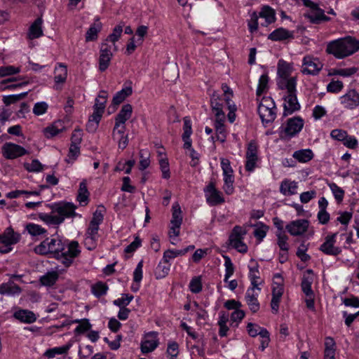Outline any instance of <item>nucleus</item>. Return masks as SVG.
<instances>
[{
	"instance_id": "nucleus-1",
	"label": "nucleus",
	"mask_w": 359,
	"mask_h": 359,
	"mask_svg": "<svg viewBox=\"0 0 359 359\" xmlns=\"http://www.w3.org/2000/svg\"><path fill=\"white\" fill-rule=\"evenodd\" d=\"M34 250L39 255L53 254L65 267H69L81 252L77 241H63L57 236L47 238Z\"/></svg>"
},
{
	"instance_id": "nucleus-2",
	"label": "nucleus",
	"mask_w": 359,
	"mask_h": 359,
	"mask_svg": "<svg viewBox=\"0 0 359 359\" xmlns=\"http://www.w3.org/2000/svg\"><path fill=\"white\" fill-rule=\"evenodd\" d=\"M76 206L71 203L55 204L50 214L39 213V218L48 224L59 225L66 217H74L76 215Z\"/></svg>"
},
{
	"instance_id": "nucleus-3",
	"label": "nucleus",
	"mask_w": 359,
	"mask_h": 359,
	"mask_svg": "<svg viewBox=\"0 0 359 359\" xmlns=\"http://www.w3.org/2000/svg\"><path fill=\"white\" fill-rule=\"evenodd\" d=\"M358 49L359 41L348 36L329 43L326 51L338 59H342L353 54Z\"/></svg>"
},
{
	"instance_id": "nucleus-4",
	"label": "nucleus",
	"mask_w": 359,
	"mask_h": 359,
	"mask_svg": "<svg viewBox=\"0 0 359 359\" xmlns=\"http://www.w3.org/2000/svg\"><path fill=\"white\" fill-rule=\"evenodd\" d=\"M296 86L297 84H294V82L287 83L286 86H284L283 90H286L283 97L285 100L283 116H285L300 109L297 97Z\"/></svg>"
},
{
	"instance_id": "nucleus-5",
	"label": "nucleus",
	"mask_w": 359,
	"mask_h": 359,
	"mask_svg": "<svg viewBox=\"0 0 359 359\" xmlns=\"http://www.w3.org/2000/svg\"><path fill=\"white\" fill-rule=\"evenodd\" d=\"M246 233L247 231L244 228L241 226H235L229 236V244L239 252H247L248 247L243 243Z\"/></svg>"
},
{
	"instance_id": "nucleus-6",
	"label": "nucleus",
	"mask_w": 359,
	"mask_h": 359,
	"mask_svg": "<svg viewBox=\"0 0 359 359\" xmlns=\"http://www.w3.org/2000/svg\"><path fill=\"white\" fill-rule=\"evenodd\" d=\"M292 65L283 60H280L278 62L277 73L278 75V86L279 88L283 90L284 86L288 83L294 82L297 84V79L294 76H290L292 72Z\"/></svg>"
},
{
	"instance_id": "nucleus-7",
	"label": "nucleus",
	"mask_w": 359,
	"mask_h": 359,
	"mask_svg": "<svg viewBox=\"0 0 359 359\" xmlns=\"http://www.w3.org/2000/svg\"><path fill=\"white\" fill-rule=\"evenodd\" d=\"M303 126L304 121L302 118L297 116L289 118L286 126L280 128V136L281 138L291 137L297 134Z\"/></svg>"
},
{
	"instance_id": "nucleus-8",
	"label": "nucleus",
	"mask_w": 359,
	"mask_h": 359,
	"mask_svg": "<svg viewBox=\"0 0 359 359\" xmlns=\"http://www.w3.org/2000/svg\"><path fill=\"white\" fill-rule=\"evenodd\" d=\"M113 45L109 44L106 41H103L100 45V58H99V69L101 72L105 71L110 63L113 56Z\"/></svg>"
},
{
	"instance_id": "nucleus-9",
	"label": "nucleus",
	"mask_w": 359,
	"mask_h": 359,
	"mask_svg": "<svg viewBox=\"0 0 359 359\" xmlns=\"http://www.w3.org/2000/svg\"><path fill=\"white\" fill-rule=\"evenodd\" d=\"M323 68V64L318 58L310 55L303 59L302 72L303 74L316 75Z\"/></svg>"
},
{
	"instance_id": "nucleus-10",
	"label": "nucleus",
	"mask_w": 359,
	"mask_h": 359,
	"mask_svg": "<svg viewBox=\"0 0 359 359\" xmlns=\"http://www.w3.org/2000/svg\"><path fill=\"white\" fill-rule=\"evenodd\" d=\"M337 233L326 236L325 242L320 245V250L327 255L337 256L341 252L339 247L334 246Z\"/></svg>"
},
{
	"instance_id": "nucleus-11",
	"label": "nucleus",
	"mask_w": 359,
	"mask_h": 359,
	"mask_svg": "<svg viewBox=\"0 0 359 359\" xmlns=\"http://www.w3.org/2000/svg\"><path fill=\"white\" fill-rule=\"evenodd\" d=\"M2 150L4 157L8 159L16 158L27 153L26 149L22 147L13 143H6Z\"/></svg>"
},
{
	"instance_id": "nucleus-12",
	"label": "nucleus",
	"mask_w": 359,
	"mask_h": 359,
	"mask_svg": "<svg viewBox=\"0 0 359 359\" xmlns=\"http://www.w3.org/2000/svg\"><path fill=\"white\" fill-rule=\"evenodd\" d=\"M205 194L207 202L211 205H216L224 202V198L222 196L220 191L217 190L215 184L210 183L205 189Z\"/></svg>"
},
{
	"instance_id": "nucleus-13",
	"label": "nucleus",
	"mask_w": 359,
	"mask_h": 359,
	"mask_svg": "<svg viewBox=\"0 0 359 359\" xmlns=\"http://www.w3.org/2000/svg\"><path fill=\"white\" fill-rule=\"evenodd\" d=\"M260 290L259 287H251L246 291L245 298L252 313H256L259 309V303L257 300L259 293L257 291H260Z\"/></svg>"
},
{
	"instance_id": "nucleus-14",
	"label": "nucleus",
	"mask_w": 359,
	"mask_h": 359,
	"mask_svg": "<svg viewBox=\"0 0 359 359\" xmlns=\"http://www.w3.org/2000/svg\"><path fill=\"white\" fill-rule=\"evenodd\" d=\"M309 222L306 219H297L286 226V229L292 236L302 235L307 231Z\"/></svg>"
},
{
	"instance_id": "nucleus-15",
	"label": "nucleus",
	"mask_w": 359,
	"mask_h": 359,
	"mask_svg": "<svg viewBox=\"0 0 359 359\" xmlns=\"http://www.w3.org/2000/svg\"><path fill=\"white\" fill-rule=\"evenodd\" d=\"M341 103L347 109H354L359 105V93L355 90H350L341 97Z\"/></svg>"
},
{
	"instance_id": "nucleus-16",
	"label": "nucleus",
	"mask_w": 359,
	"mask_h": 359,
	"mask_svg": "<svg viewBox=\"0 0 359 359\" xmlns=\"http://www.w3.org/2000/svg\"><path fill=\"white\" fill-rule=\"evenodd\" d=\"M132 111L133 108L130 104H127L122 107L121 111L115 118L114 131H116L118 128H121V126H125L124 124L126 121L130 118Z\"/></svg>"
},
{
	"instance_id": "nucleus-17",
	"label": "nucleus",
	"mask_w": 359,
	"mask_h": 359,
	"mask_svg": "<svg viewBox=\"0 0 359 359\" xmlns=\"http://www.w3.org/2000/svg\"><path fill=\"white\" fill-rule=\"evenodd\" d=\"M158 346L156 333L151 332L145 336V339L141 344V351L143 353L153 351Z\"/></svg>"
},
{
	"instance_id": "nucleus-18",
	"label": "nucleus",
	"mask_w": 359,
	"mask_h": 359,
	"mask_svg": "<svg viewBox=\"0 0 359 359\" xmlns=\"http://www.w3.org/2000/svg\"><path fill=\"white\" fill-rule=\"evenodd\" d=\"M294 38V32L288 31L283 27L278 28L273 31L268 36V39L273 41H283Z\"/></svg>"
},
{
	"instance_id": "nucleus-19",
	"label": "nucleus",
	"mask_w": 359,
	"mask_h": 359,
	"mask_svg": "<svg viewBox=\"0 0 359 359\" xmlns=\"http://www.w3.org/2000/svg\"><path fill=\"white\" fill-rule=\"evenodd\" d=\"M258 15L259 18L265 20L264 23H261V25L264 27H267L276 20L275 11L269 6H263Z\"/></svg>"
},
{
	"instance_id": "nucleus-20",
	"label": "nucleus",
	"mask_w": 359,
	"mask_h": 359,
	"mask_svg": "<svg viewBox=\"0 0 359 359\" xmlns=\"http://www.w3.org/2000/svg\"><path fill=\"white\" fill-rule=\"evenodd\" d=\"M13 316L20 322L25 323H33L36 320L34 313L27 309H18L15 311Z\"/></svg>"
},
{
	"instance_id": "nucleus-21",
	"label": "nucleus",
	"mask_w": 359,
	"mask_h": 359,
	"mask_svg": "<svg viewBox=\"0 0 359 359\" xmlns=\"http://www.w3.org/2000/svg\"><path fill=\"white\" fill-rule=\"evenodd\" d=\"M125 129L126 126H121V127L116 129V131H114V128L112 133L113 139L118 142V148L122 150L127 147L128 143V135H125Z\"/></svg>"
},
{
	"instance_id": "nucleus-22",
	"label": "nucleus",
	"mask_w": 359,
	"mask_h": 359,
	"mask_svg": "<svg viewBox=\"0 0 359 359\" xmlns=\"http://www.w3.org/2000/svg\"><path fill=\"white\" fill-rule=\"evenodd\" d=\"M297 182L285 179L280 185V192L284 196H291L297 194Z\"/></svg>"
},
{
	"instance_id": "nucleus-23",
	"label": "nucleus",
	"mask_w": 359,
	"mask_h": 359,
	"mask_svg": "<svg viewBox=\"0 0 359 359\" xmlns=\"http://www.w3.org/2000/svg\"><path fill=\"white\" fill-rule=\"evenodd\" d=\"M19 237L11 228H7L3 234H0V243L11 245L18 242Z\"/></svg>"
},
{
	"instance_id": "nucleus-24",
	"label": "nucleus",
	"mask_w": 359,
	"mask_h": 359,
	"mask_svg": "<svg viewBox=\"0 0 359 359\" xmlns=\"http://www.w3.org/2000/svg\"><path fill=\"white\" fill-rule=\"evenodd\" d=\"M309 20L316 24L320 23L321 21H328L330 18L326 16L324 11L317 6V8L311 11V12L305 15Z\"/></svg>"
},
{
	"instance_id": "nucleus-25",
	"label": "nucleus",
	"mask_w": 359,
	"mask_h": 359,
	"mask_svg": "<svg viewBox=\"0 0 359 359\" xmlns=\"http://www.w3.org/2000/svg\"><path fill=\"white\" fill-rule=\"evenodd\" d=\"M21 288L13 281H8L0 285V294L17 295L21 292Z\"/></svg>"
},
{
	"instance_id": "nucleus-26",
	"label": "nucleus",
	"mask_w": 359,
	"mask_h": 359,
	"mask_svg": "<svg viewBox=\"0 0 359 359\" xmlns=\"http://www.w3.org/2000/svg\"><path fill=\"white\" fill-rule=\"evenodd\" d=\"M276 109H269L258 107V113L263 123H269L273 122L276 117Z\"/></svg>"
},
{
	"instance_id": "nucleus-27",
	"label": "nucleus",
	"mask_w": 359,
	"mask_h": 359,
	"mask_svg": "<svg viewBox=\"0 0 359 359\" xmlns=\"http://www.w3.org/2000/svg\"><path fill=\"white\" fill-rule=\"evenodd\" d=\"M101 29L102 23L100 22L99 18H97L95 22L90 25L86 34V41H95L97 39V34L101 31Z\"/></svg>"
},
{
	"instance_id": "nucleus-28",
	"label": "nucleus",
	"mask_w": 359,
	"mask_h": 359,
	"mask_svg": "<svg viewBox=\"0 0 359 359\" xmlns=\"http://www.w3.org/2000/svg\"><path fill=\"white\" fill-rule=\"evenodd\" d=\"M123 24L121 23L116 25L111 34H110L108 37L104 40L107 42H111L113 45V50L117 51L118 48L116 45V42L121 38L122 32H123Z\"/></svg>"
},
{
	"instance_id": "nucleus-29",
	"label": "nucleus",
	"mask_w": 359,
	"mask_h": 359,
	"mask_svg": "<svg viewBox=\"0 0 359 359\" xmlns=\"http://www.w3.org/2000/svg\"><path fill=\"white\" fill-rule=\"evenodd\" d=\"M131 82H130V86L125 87L121 90L117 92L113 97L112 104L114 105H118L122 102H123L127 97L133 93V89L130 86Z\"/></svg>"
},
{
	"instance_id": "nucleus-30",
	"label": "nucleus",
	"mask_w": 359,
	"mask_h": 359,
	"mask_svg": "<svg viewBox=\"0 0 359 359\" xmlns=\"http://www.w3.org/2000/svg\"><path fill=\"white\" fill-rule=\"evenodd\" d=\"M43 20L41 18H37L31 25L29 31V37L31 39H36L43 35L41 25Z\"/></svg>"
},
{
	"instance_id": "nucleus-31",
	"label": "nucleus",
	"mask_w": 359,
	"mask_h": 359,
	"mask_svg": "<svg viewBox=\"0 0 359 359\" xmlns=\"http://www.w3.org/2000/svg\"><path fill=\"white\" fill-rule=\"evenodd\" d=\"M89 192L87 189V184L85 180L82 181L79 184L78 191L77 201L81 205H87L88 202Z\"/></svg>"
},
{
	"instance_id": "nucleus-32",
	"label": "nucleus",
	"mask_w": 359,
	"mask_h": 359,
	"mask_svg": "<svg viewBox=\"0 0 359 359\" xmlns=\"http://www.w3.org/2000/svg\"><path fill=\"white\" fill-rule=\"evenodd\" d=\"M65 129L63 123L61 121H55L53 125L45 128V134L47 137H53Z\"/></svg>"
},
{
	"instance_id": "nucleus-33",
	"label": "nucleus",
	"mask_w": 359,
	"mask_h": 359,
	"mask_svg": "<svg viewBox=\"0 0 359 359\" xmlns=\"http://www.w3.org/2000/svg\"><path fill=\"white\" fill-rule=\"evenodd\" d=\"M55 81L56 83H65L67 77V67L60 63L55 69Z\"/></svg>"
},
{
	"instance_id": "nucleus-34",
	"label": "nucleus",
	"mask_w": 359,
	"mask_h": 359,
	"mask_svg": "<svg viewBox=\"0 0 359 359\" xmlns=\"http://www.w3.org/2000/svg\"><path fill=\"white\" fill-rule=\"evenodd\" d=\"M72 346L71 343H68L60 347H54L53 348L48 349L45 352V355L48 358H54L56 355H62L67 353V351Z\"/></svg>"
},
{
	"instance_id": "nucleus-35",
	"label": "nucleus",
	"mask_w": 359,
	"mask_h": 359,
	"mask_svg": "<svg viewBox=\"0 0 359 359\" xmlns=\"http://www.w3.org/2000/svg\"><path fill=\"white\" fill-rule=\"evenodd\" d=\"M313 154L311 149H301L293 154V157L298 161L306 163L312 159Z\"/></svg>"
},
{
	"instance_id": "nucleus-36",
	"label": "nucleus",
	"mask_w": 359,
	"mask_h": 359,
	"mask_svg": "<svg viewBox=\"0 0 359 359\" xmlns=\"http://www.w3.org/2000/svg\"><path fill=\"white\" fill-rule=\"evenodd\" d=\"M58 276L57 271L48 272L40 278V282L43 285L53 286L57 280Z\"/></svg>"
},
{
	"instance_id": "nucleus-37",
	"label": "nucleus",
	"mask_w": 359,
	"mask_h": 359,
	"mask_svg": "<svg viewBox=\"0 0 359 359\" xmlns=\"http://www.w3.org/2000/svg\"><path fill=\"white\" fill-rule=\"evenodd\" d=\"M170 269V264L168 262H161L156 268L155 276L156 278H162L165 277Z\"/></svg>"
},
{
	"instance_id": "nucleus-38",
	"label": "nucleus",
	"mask_w": 359,
	"mask_h": 359,
	"mask_svg": "<svg viewBox=\"0 0 359 359\" xmlns=\"http://www.w3.org/2000/svg\"><path fill=\"white\" fill-rule=\"evenodd\" d=\"M313 281L312 276H304L302 280V290L306 296H313V292L311 289V284Z\"/></svg>"
},
{
	"instance_id": "nucleus-39",
	"label": "nucleus",
	"mask_w": 359,
	"mask_h": 359,
	"mask_svg": "<svg viewBox=\"0 0 359 359\" xmlns=\"http://www.w3.org/2000/svg\"><path fill=\"white\" fill-rule=\"evenodd\" d=\"M26 230L32 236H41L45 234L47 231L44 228L41 227L40 225L34 223L27 224L26 225Z\"/></svg>"
},
{
	"instance_id": "nucleus-40",
	"label": "nucleus",
	"mask_w": 359,
	"mask_h": 359,
	"mask_svg": "<svg viewBox=\"0 0 359 359\" xmlns=\"http://www.w3.org/2000/svg\"><path fill=\"white\" fill-rule=\"evenodd\" d=\"M223 257L224 259L225 266V275L224 280L225 283H227L229 282V278L233 274L235 268L229 257L223 255Z\"/></svg>"
},
{
	"instance_id": "nucleus-41",
	"label": "nucleus",
	"mask_w": 359,
	"mask_h": 359,
	"mask_svg": "<svg viewBox=\"0 0 359 359\" xmlns=\"http://www.w3.org/2000/svg\"><path fill=\"white\" fill-rule=\"evenodd\" d=\"M221 167L223 171L224 180H229V178L233 180V170L228 159H221Z\"/></svg>"
},
{
	"instance_id": "nucleus-42",
	"label": "nucleus",
	"mask_w": 359,
	"mask_h": 359,
	"mask_svg": "<svg viewBox=\"0 0 359 359\" xmlns=\"http://www.w3.org/2000/svg\"><path fill=\"white\" fill-rule=\"evenodd\" d=\"M259 266L257 263L254 266H250L249 277L251 281L252 287H259L260 283L258 282L259 279Z\"/></svg>"
},
{
	"instance_id": "nucleus-43",
	"label": "nucleus",
	"mask_w": 359,
	"mask_h": 359,
	"mask_svg": "<svg viewBox=\"0 0 359 359\" xmlns=\"http://www.w3.org/2000/svg\"><path fill=\"white\" fill-rule=\"evenodd\" d=\"M108 286L106 283L98 282L92 285L91 291L93 294L97 297H101L107 293Z\"/></svg>"
},
{
	"instance_id": "nucleus-44",
	"label": "nucleus",
	"mask_w": 359,
	"mask_h": 359,
	"mask_svg": "<svg viewBox=\"0 0 359 359\" xmlns=\"http://www.w3.org/2000/svg\"><path fill=\"white\" fill-rule=\"evenodd\" d=\"M181 209L179 204L175 203L172 205V219L171 224H178L181 225L182 222V217L181 215Z\"/></svg>"
},
{
	"instance_id": "nucleus-45",
	"label": "nucleus",
	"mask_w": 359,
	"mask_h": 359,
	"mask_svg": "<svg viewBox=\"0 0 359 359\" xmlns=\"http://www.w3.org/2000/svg\"><path fill=\"white\" fill-rule=\"evenodd\" d=\"M140 169L144 170L149 166V154L148 151L142 149L140 151Z\"/></svg>"
},
{
	"instance_id": "nucleus-46",
	"label": "nucleus",
	"mask_w": 359,
	"mask_h": 359,
	"mask_svg": "<svg viewBox=\"0 0 359 359\" xmlns=\"http://www.w3.org/2000/svg\"><path fill=\"white\" fill-rule=\"evenodd\" d=\"M329 187L334 196V198L338 203H340L343 201L344 196V191L337 185L335 183H331L329 184Z\"/></svg>"
},
{
	"instance_id": "nucleus-47",
	"label": "nucleus",
	"mask_w": 359,
	"mask_h": 359,
	"mask_svg": "<svg viewBox=\"0 0 359 359\" xmlns=\"http://www.w3.org/2000/svg\"><path fill=\"white\" fill-rule=\"evenodd\" d=\"M27 92L22 93L18 95H11L8 96H4L3 98V101L6 105H10L25 98L27 96Z\"/></svg>"
},
{
	"instance_id": "nucleus-48",
	"label": "nucleus",
	"mask_w": 359,
	"mask_h": 359,
	"mask_svg": "<svg viewBox=\"0 0 359 359\" xmlns=\"http://www.w3.org/2000/svg\"><path fill=\"white\" fill-rule=\"evenodd\" d=\"M247 330L249 335L252 337H255L257 335L261 336V332L262 330H267L264 327H261L257 324L249 323L247 325Z\"/></svg>"
},
{
	"instance_id": "nucleus-49",
	"label": "nucleus",
	"mask_w": 359,
	"mask_h": 359,
	"mask_svg": "<svg viewBox=\"0 0 359 359\" xmlns=\"http://www.w3.org/2000/svg\"><path fill=\"white\" fill-rule=\"evenodd\" d=\"M259 15L257 12L254 11L250 15V19L248 20V25L250 33H254L258 29Z\"/></svg>"
},
{
	"instance_id": "nucleus-50",
	"label": "nucleus",
	"mask_w": 359,
	"mask_h": 359,
	"mask_svg": "<svg viewBox=\"0 0 359 359\" xmlns=\"http://www.w3.org/2000/svg\"><path fill=\"white\" fill-rule=\"evenodd\" d=\"M133 296L128 294H123L121 298L114 301V304L119 308L126 307L133 300Z\"/></svg>"
},
{
	"instance_id": "nucleus-51",
	"label": "nucleus",
	"mask_w": 359,
	"mask_h": 359,
	"mask_svg": "<svg viewBox=\"0 0 359 359\" xmlns=\"http://www.w3.org/2000/svg\"><path fill=\"white\" fill-rule=\"evenodd\" d=\"M20 72V67L14 66H5L0 67V77L13 75Z\"/></svg>"
},
{
	"instance_id": "nucleus-52",
	"label": "nucleus",
	"mask_w": 359,
	"mask_h": 359,
	"mask_svg": "<svg viewBox=\"0 0 359 359\" xmlns=\"http://www.w3.org/2000/svg\"><path fill=\"white\" fill-rule=\"evenodd\" d=\"M358 71V68L353 67L346 69H334L332 74L339 75L344 77H348L355 74Z\"/></svg>"
},
{
	"instance_id": "nucleus-53",
	"label": "nucleus",
	"mask_w": 359,
	"mask_h": 359,
	"mask_svg": "<svg viewBox=\"0 0 359 359\" xmlns=\"http://www.w3.org/2000/svg\"><path fill=\"white\" fill-rule=\"evenodd\" d=\"M189 289L193 293H198L202 290L201 279L199 276L193 278L189 283Z\"/></svg>"
},
{
	"instance_id": "nucleus-54",
	"label": "nucleus",
	"mask_w": 359,
	"mask_h": 359,
	"mask_svg": "<svg viewBox=\"0 0 359 359\" xmlns=\"http://www.w3.org/2000/svg\"><path fill=\"white\" fill-rule=\"evenodd\" d=\"M269 82V77L266 74H263L259 79V84L257 89V95H261L267 88Z\"/></svg>"
},
{
	"instance_id": "nucleus-55",
	"label": "nucleus",
	"mask_w": 359,
	"mask_h": 359,
	"mask_svg": "<svg viewBox=\"0 0 359 359\" xmlns=\"http://www.w3.org/2000/svg\"><path fill=\"white\" fill-rule=\"evenodd\" d=\"M278 236V245L280 250L284 252L285 254L288 250V244L287 241L288 239L287 236L285 234V233L278 232L277 233Z\"/></svg>"
},
{
	"instance_id": "nucleus-56",
	"label": "nucleus",
	"mask_w": 359,
	"mask_h": 359,
	"mask_svg": "<svg viewBox=\"0 0 359 359\" xmlns=\"http://www.w3.org/2000/svg\"><path fill=\"white\" fill-rule=\"evenodd\" d=\"M284 291L283 284L281 282H273L272 289V298H281Z\"/></svg>"
},
{
	"instance_id": "nucleus-57",
	"label": "nucleus",
	"mask_w": 359,
	"mask_h": 359,
	"mask_svg": "<svg viewBox=\"0 0 359 359\" xmlns=\"http://www.w3.org/2000/svg\"><path fill=\"white\" fill-rule=\"evenodd\" d=\"M182 255H183L181 250H168L163 253V260L169 262L170 259Z\"/></svg>"
},
{
	"instance_id": "nucleus-58",
	"label": "nucleus",
	"mask_w": 359,
	"mask_h": 359,
	"mask_svg": "<svg viewBox=\"0 0 359 359\" xmlns=\"http://www.w3.org/2000/svg\"><path fill=\"white\" fill-rule=\"evenodd\" d=\"M103 219H104V215L102 213V210L97 209L93 213V216L90 222V224L92 226H99V225L102 222Z\"/></svg>"
},
{
	"instance_id": "nucleus-59",
	"label": "nucleus",
	"mask_w": 359,
	"mask_h": 359,
	"mask_svg": "<svg viewBox=\"0 0 359 359\" xmlns=\"http://www.w3.org/2000/svg\"><path fill=\"white\" fill-rule=\"evenodd\" d=\"M103 219H104V215L102 213V210L97 209L93 213V216L90 222V224L92 226H99V225L102 222Z\"/></svg>"
},
{
	"instance_id": "nucleus-60",
	"label": "nucleus",
	"mask_w": 359,
	"mask_h": 359,
	"mask_svg": "<svg viewBox=\"0 0 359 359\" xmlns=\"http://www.w3.org/2000/svg\"><path fill=\"white\" fill-rule=\"evenodd\" d=\"M246 158H258L257 156V145L255 141H251L248 146L245 154Z\"/></svg>"
},
{
	"instance_id": "nucleus-61",
	"label": "nucleus",
	"mask_w": 359,
	"mask_h": 359,
	"mask_svg": "<svg viewBox=\"0 0 359 359\" xmlns=\"http://www.w3.org/2000/svg\"><path fill=\"white\" fill-rule=\"evenodd\" d=\"M267 231V226L261 224L257 228L255 229L254 236L257 239L261 241L266 236Z\"/></svg>"
},
{
	"instance_id": "nucleus-62",
	"label": "nucleus",
	"mask_w": 359,
	"mask_h": 359,
	"mask_svg": "<svg viewBox=\"0 0 359 359\" xmlns=\"http://www.w3.org/2000/svg\"><path fill=\"white\" fill-rule=\"evenodd\" d=\"M80 154V147L78 144H71L67 160L68 162L70 161H74Z\"/></svg>"
},
{
	"instance_id": "nucleus-63",
	"label": "nucleus",
	"mask_w": 359,
	"mask_h": 359,
	"mask_svg": "<svg viewBox=\"0 0 359 359\" xmlns=\"http://www.w3.org/2000/svg\"><path fill=\"white\" fill-rule=\"evenodd\" d=\"M48 109V104L45 102H37L34 104L33 108V113L36 116H40L46 112Z\"/></svg>"
},
{
	"instance_id": "nucleus-64",
	"label": "nucleus",
	"mask_w": 359,
	"mask_h": 359,
	"mask_svg": "<svg viewBox=\"0 0 359 359\" xmlns=\"http://www.w3.org/2000/svg\"><path fill=\"white\" fill-rule=\"evenodd\" d=\"M167 353L169 355L170 359H175L178 354L177 343L175 341L169 343L167 348Z\"/></svg>"
}]
</instances>
